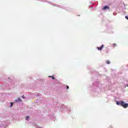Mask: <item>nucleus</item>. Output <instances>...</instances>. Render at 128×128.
<instances>
[{
    "mask_svg": "<svg viewBox=\"0 0 128 128\" xmlns=\"http://www.w3.org/2000/svg\"><path fill=\"white\" fill-rule=\"evenodd\" d=\"M116 104L118 106H123L124 108H128V104H126L124 101H117Z\"/></svg>",
    "mask_w": 128,
    "mask_h": 128,
    "instance_id": "nucleus-1",
    "label": "nucleus"
},
{
    "mask_svg": "<svg viewBox=\"0 0 128 128\" xmlns=\"http://www.w3.org/2000/svg\"><path fill=\"white\" fill-rule=\"evenodd\" d=\"M102 10H110V7L109 6H105L104 7L102 8Z\"/></svg>",
    "mask_w": 128,
    "mask_h": 128,
    "instance_id": "nucleus-2",
    "label": "nucleus"
},
{
    "mask_svg": "<svg viewBox=\"0 0 128 128\" xmlns=\"http://www.w3.org/2000/svg\"><path fill=\"white\" fill-rule=\"evenodd\" d=\"M104 44L102 45V46L100 47H98V48L99 50H102L103 48H104Z\"/></svg>",
    "mask_w": 128,
    "mask_h": 128,
    "instance_id": "nucleus-3",
    "label": "nucleus"
},
{
    "mask_svg": "<svg viewBox=\"0 0 128 128\" xmlns=\"http://www.w3.org/2000/svg\"><path fill=\"white\" fill-rule=\"evenodd\" d=\"M26 120H30V116H26L25 118Z\"/></svg>",
    "mask_w": 128,
    "mask_h": 128,
    "instance_id": "nucleus-4",
    "label": "nucleus"
},
{
    "mask_svg": "<svg viewBox=\"0 0 128 128\" xmlns=\"http://www.w3.org/2000/svg\"><path fill=\"white\" fill-rule=\"evenodd\" d=\"M106 64H110V62L108 60H106Z\"/></svg>",
    "mask_w": 128,
    "mask_h": 128,
    "instance_id": "nucleus-5",
    "label": "nucleus"
},
{
    "mask_svg": "<svg viewBox=\"0 0 128 128\" xmlns=\"http://www.w3.org/2000/svg\"><path fill=\"white\" fill-rule=\"evenodd\" d=\"M20 101H21V100H20V98H18V99H17V100H16V102H20Z\"/></svg>",
    "mask_w": 128,
    "mask_h": 128,
    "instance_id": "nucleus-6",
    "label": "nucleus"
},
{
    "mask_svg": "<svg viewBox=\"0 0 128 128\" xmlns=\"http://www.w3.org/2000/svg\"><path fill=\"white\" fill-rule=\"evenodd\" d=\"M113 14H114V16H116V14H118L116 12H114L113 13Z\"/></svg>",
    "mask_w": 128,
    "mask_h": 128,
    "instance_id": "nucleus-7",
    "label": "nucleus"
},
{
    "mask_svg": "<svg viewBox=\"0 0 128 128\" xmlns=\"http://www.w3.org/2000/svg\"><path fill=\"white\" fill-rule=\"evenodd\" d=\"M116 46V44H113V46L114 47Z\"/></svg>",
    "mask_w": 128,
    "mask_h": 128,
    "instance_id": "nucleus-8",
    "label": "nucleus"
},
{
    "mask_svg": "<svg viewBox=\"0 0 128 128\" xmlns=\"http://www.w3.org/2000/svg\"><path fill=\"white\" fill-rule=\"evenodd\" d=\"M126 20H128V16H126Z\"/></svg>",
    "mask_w": 128,
    "mask_h": 128,
    "instance_id": "nucleus-9",
    "label": "nucleus"
},
{
    "mask_svg": "<svg viewBox=\"0 0 128 128\" xmlns=\"http://www.w3.org/2000/svg\"><path fill=\"white\" fill-rule=\"evenodd\" d=\"M66 88H67V90H68L69 88L68 86H66Z\"/></svg>",
    "mask_w": 128,
    "mask_h": 128,
    "instance_id": "nucleus-10",
    "label": "nucleus"
},
{
    "mask_svg": "<svg viewBox=\"0 0 128 128\" xmlns=\"http://www.w3.org/2000/svg\"><path fill=\"white\" fill-rule=\"evenodd\" d=\"M24 96H22V98H24Z\"/></svg>",
    "mask_w": 128,
    "mask_h": 128,
    "instance_id": "nucleus-11",
    "label": "nucleus"
},
{
    "mask_svg": "<svg viewBox=\"0 0 128 128\" xmlns=\"http://www.w3.org/2000/svg\"><path fill=\"white\" fill-rule=\"evenodd\" d=\"M52 80H54V77H52Z\"/></svg>",
    "mask_w": 128,
    "mask_h": 128,
    "instance_id": "nucleus-12",
    "label": "nucleus"
},
{
    "mask_svg": "<svg viewBox=\"0 0 128 128\" xmlns=\"http://www.w3.org/2000/svg\"><path fill=\"white\" fill-rule=\"evenodd\" d=\"M11 106H12V104H11Z\"/></svg>",
    "mask_w": 128,
    "mask_h": 128,
    "instance_id": "nucleus-13",
    "label": "nucleus"
},
{
    "mask_svg": "<svg viewBox=\"0 0 128 128\" xmlns=\"http://www.w3.org/2000/svg\"><path fill=\"white\" fill-rule=\"evenodd\" d=\"M38 128H42L41 127H38Z\"/></svg>",
    "mask_w": 128,
    "mask_h": 128,
    "instance_id": "nucleus-14",
    "label": "nucleus"
},
{
    "mask_svg": "<svg viewBox=\"0 0 128 128\" xmlns=\"http://www.w3.org/2000/svg\"><path fill=\"white\" fill-rule=\"evenodd\" d=\"M127 86H128V85Z\"/></svg>",
    "mask_w": 128,
    "mask_h": 128,
    "instance_id": "nucleus-15",
    "label": "nucleus"
}]
</instances>
